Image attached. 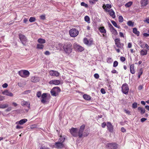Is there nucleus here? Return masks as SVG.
<instances>
[{"label": "nucleus", "mask_w": 149, "mask_h": 149, "mask_svg": "<svg viewBox=\"0 0 149 149\" xmlns=\"http://www.w3.org/2000/svg\"><path fill=\"white\" fill-rule=\"evenodd\" d=\"M63 49L67 54H69L71 53L72 49L71 44L69 42L66 43L63 46Z\"/></svg>", "instance_id": "1"}, {"label": "nucleus", "mask_w": 149, "mask_h": 149, "mask_svg": "<svg viewBox=\"0 0 149 149\" xmlns=\"http://www.w3.org/2000/svg\"><path fill=\"white\" fill-rule=\"evenodd\" d=\"M61 89L58 87H56L53 88L51 91V95L53 96H57L59 93L60 92Z\"/></svg>", "instance_id": "2"}, {"label": "nucleus", "mask_w": 149, "mask_h": 149, "mask_svg": "<svg viewBox=\"0 0 149 149\" xmlns=\"http://www.w3.org/2000/svg\"><path fill=\"white\" fill-rule=\"evenodd\" d=\"M18 73L21 77L23 78L28 77L30 74L29 72L25 70H21L18 72Z\"/></svg>", "instance_id": "3"}, {"label": "nucleus", "mask_w": 149, "mask_h": 149, "mask_svg": "<svg viewBox=\"0 0 149 149\" xmlns=\"http://www.w3.org/2000/svg\"><path fill=\"white\" fill-rule=\"evenodd\" d=\"M70 36L72 37H75L79 34L78 31L75 29H72L69 31Z\"/></svg>", "instance_id": "4"}, {"label": "nucleus", "mask_w": 149, "mask_h": 149, "mask_svg": "<svg viewBox=\"0 0 149 149\" xmlns=\"http://www.w3.org/2000/svg\"><path fill=\"white\" fill-rule=\"evenodd\" d=\"M122 91L123 93L125 94L128 93L129 91V87L127 84L125 83L122 85Z\"/></svg>", "instance_id": "5"}, {"label": "nucleus", "mask_w": 149, "mask_h": 149, "mask_svg": "<svg viewBox=\"0 0 149 149\" xmlns=\"http://www.w3.org/2000/svg\"><path fill=\"white\" fill-rule=\"evenodd\" d=\"M78 130L77 128L72 127L70 130V132L74 137H77L78 136Z\"/></svg>", "instance_id": "6"}, {"label": "nucleus", "mask_w": 149, "mask_h": 149, "mask_svg": "<svg viewBox=\"0 0 149 149\" xmlns=\"http://www.w3.org/2000/svg\"><path fill=\"white\" fill-rule=\"evenodd\" d=\"M118 145L115 143H108L107 144V146L109 149H116L118 148Z\"/></svg>", "instance_id": "7"}, {"label": "nucleus", "mask_w": 149, "mask_h": 149, "mask_svg": "<svg viewBox=\"0 0 149 149\" xmlns=\"http://www.w3.org/2000/svg\"><path fill=\"white\" fill-rule=\"evenodd\" d=\"M73 47L74 49L75 50L79 52H82L84 49V48L83 47L78 45L76 43L74 44Z\"/></svg>", "instance_id": "8"}, {"label": "nucleus", "mask_w": 149, "mask_h": 149, "mask_svg": "<svg viewBox=\"0 0 149 149\" xmlns=\"http://www.w3.org/2000/svg\"><path fill=\"white\" fill-rule=\"evenodd\" d=\"M85 127V125H81L80 128L79 132H78V136L80 138H81L83 136V132L84 129Z\"/></svg>", "instance_id": "9"}, {"label": "nucleus", "mask_w": 149, "mask_h": 149, "mask_svg": "<svg viewBox=\"0 0 149 149\" xmlns=\"http://www.w3.org/2000/svg\"><path fill=\"white\" fill-rule=\"evenodd\" d=\"M19 38L22 43L24 45H25L27 40L26 38L24 35L22 34H19Z\"/></svg>", "instance_id": "10"}, {"label": "nucleus", "mask_w": 149, "mask_h": 149, "mask_svg": "<svg viewBox=\"0 0 149 149\" xmlns=\"http://www.w3.org/2000/svg\"><path fill=\"white\" fill-rule=\"evenodd\" d=\"M54 146L55 148L59 149H61L64 147L63 143L58 142H56Z\"/></svg>", "instance_id": "11"}, {"label": "nucleus", "mask_w": 149, "mask_h": 149, "mask_svg": "<svg viewBox=\"0 0 149 149\" xmlns=\"http://www.w3.org/2000/svg\"><path fill=\"white\" fill-rule=\"evenodd\" d=\"M49 73L50 75L52 76H56L58 77L59 75V73L55 70H51L49 71Z\"/></svg>", "instance_id": "12"}, {"label": "nucleus", "mask_w": 149, "mask_h": 149, "mask_svg": "<svg viewBox=\"0 0 149 149\" xmlns=\"http://www.w3.org/2000/svg\"><path fill=\"white\" fill-rule=\"evenodd\" d=\"M2 93L4 95H6L10 97H12L13 96V94L7 90H6L3 92Z\"/></svg>", "instance_id": "13"}, {"label": "nucleus", "mask_w": 149, "mask_h": 149, "mask_svg": "<svg viewBox=\"0 0 149 149\" xmlns=\"http://www.w3.org/2000/svg\"><path fill=\"white\" fill-rule=\"evenodd\" d=\"M40 79L38 77H32L31 79V81L32 82H36L39 81Z\"/></svg>", "instance_id": "14"}, {"label": "nucleus", "mask_w": 149, "mask_h": 149, "mask_svg": "<svg viewBox=\"0 0 149 149\" xmlns=\"http://www.w3.org/2000/svg\"><path fill=\"white\" fill-rule=\"evenodd\" d=\"M107 126L109 131L110 132H112L113 130V127L111 123L110 122H108L107 123Z\"/></svg>", "instance_id": "15"}, {"label": "nucleus", "mask_w": 149, "mask_h": 149, "mask_svg": "<svg viewBox=\"0 0 149 149\" xmlns=\"http://www.w3.org/2000/svg\"><path fill=\"white\" fill-rule=\"evenodd\" d=\"M148 0H141V6H146L148 4Z\"/></svg>", "instance_id": "16"}, {"label": "nucleus", "mask_w": 149, "mask_h": 149, "mask_svg": "<svg viewBox=\"0 0 149 149\" xmlns=\"http://www.w3.org/2000/svg\"><path fill=\"white\" fill-rule=\"evenodd\" d=\"M109 13L110 16L112 17L113 18H114L115 17V13L112 9H109Z\"/></svg>", "instance_id": "17"}, {"label": "nucleus", "mask_w": 149, "mask_h": 149, "mask_svg": "<svg viewBox=\"0 0 149 149\" xmlns=\"http://www.w3.org/2000/svg\"><path fill=\"white\" fill-rule=\"evenodd\" d=\"M27 121V120L26 119H22L19 122H17L16 124H17L18 123L19 124L22 125L25 123Z\"/></svg>", "instance_id": "18"}, {"label": "nucleus", "mask_w": 149, "mask_h": 149, "mask_svg": "<svg viewBox=\"0 0 149 149\" xmlns=\"http://www.w3.org/2000/svg\"><path fill=\"white\" fill-rule=\"evenodd\" d=\"M21 104L22 106H24V105H28L29 108H30V103L28 102H27L24 100H23L21 102Z\"/></svg>", "instance_id": "19"}, {"label": "nucleus", "mask_w": 149, "mask_h": 149, "mask_svg": "<svg viewBox=\"0 0 149 149\" xmlns=\"http://www.w3.org/2000/svg\"><path fill=\"white\" fill-rule=\"evenodd\" d=\"M134 68V64H132L131 65L130 67V72L132 74H134L135 73V70Z\"/></svg>", "instance_id": "20"}, {"label": "nucleus", "mask_w": 149, "mask_h": 149, "mask_svg": "<svg viewBox=\"0 0 149 149\" xmlns=\"http://www.w3.org/2000/svg\"><path fill=\"white\" fill-rule=\"evenodd\" d=\"M8 107V105L7 104H0V108L5 109Z\"/></svg>", "instance_id": "21"}, {"label": "nucleus", "mask_w": 149, "mask_h": 149, "mask_svg": "<svg viewBox=\"0 0 149 149\" xmlns=\"http://www.w3.org/2000/svg\"><path fill=\"white\" fill-rule=\"evenodd\" d=\"M147 53V51L146 49H142L140 52L141 55L142 56L146 55Z\"/></svg>", "instance_id": "22"}, {"label": "nucleus", "mask_w": 149, "mask_h": 149, "mask_svg": "<svg viewBox=\"0 0 149 149\" xmlns=\"http://www.w3.org/2000/svg\"><path fill=\"white\" fill-rule=\"evenodd\" d=\"M83 98L86 100H90L91 99V97L87 94H84L83 96Z\"/></svg>", "instance_id": "23"}, {"label": "nucleus", "mask_w": 149, "mask_h": 149, "mask_svg": "<svg viewBox=\"0 0 149 149\" xmlns=\"http://www.w3.org/2000/svg\"><path fill=\"white\" fill-rule=\"evenodd\" d=\"M65 139L64 137L61 136H60V138L59 139L58 142L63 143L65 141Z\"/></svg>", "instance_id": "24"}, {"label": "nucleus", "mask_w": 149, "mask_h": 149, "mask_svg": "<svg viewBox=\"0 0 149 149\" xmlns=\"http://www.w3.org/2000/svg\"><path fill=\"white\" fill-rule=\"evenodd\" d=\"M111 32L115 36H116L118 34V33L117 32L116 30L114 29V28L113 29H111L110 30Z\"/></svg>", "instance_id": "25"}, {"label": "nucleus", "mask_w": 149, "mask_h": 149, "mask_svg": "<svg viewBox=\"0 0 149 149\" xmlns=\"http://www.w3.org/2000/svg\"><path fill=\"white\" fill-rule=\"evenodd\" d=\"M38 42L40 44H44L45 43V40L42 38H39L38 40Z\"/></svg>", "instance_id": "26"}, {"label": "nucleus", "mask_w": 149, "mask_h": 149, "mask_svg": "<svg viewBox=\"0 0 149 149\" xmlns=\"http://www.w3.org/2000/svg\"><path fill=\"white\" fill-rule=\"evenodd\" d=\"M133 32L136 34L137 36H139V32L137 31V29L136 28H134L133 30Z\"/></svg>", "instance_id": "27"}, {"label": "nucleus", "mask_w": 149, "mask_h": 149, "mask_svg": "<svg viewBox=\"0 0 149 149\" xmlns=\"http://www.w3.org/2000/svg\"><path fill=\"white\" fill-rule=\"evenodd\" d=\"M99 30L102 33H105L106 32V31L104 27H100Z\"/></svg>", "instance_id": "28"}, {"label": "nucleus", "mask_w": 149, "mask_h": 149, "mask_svg": "<svg viewBox=\"0 0 149 149\" xmlns=\"http://www.w3.org/2000/svg\"><path fill=\"white\" fill-rule=\"evenodd\" d=\"M44 47V45L42 44H38L37 45V48L38 49H42Z\"/></svg>", "instance_id": "29"}, {"label": "nucleus", "mask_w": 149, "mask_h": 149, "mask_svg": "<svg viewBox=\"0 0 149 149\" xmlns=\"http://www.w3.org/2000/svg\"><path fill=\"white\" fill-rule=\"evenodd\" d=\"M111 22L112 24L114 25V26L115 27L118 28H119L120 26H118L117 25L116 23L113 20H111Z\"/></svg>", "instance_id": "30"}, {"label": "nucleus", "mask_w": 149, "mask_h": 149, "mask_svg": "<svg viewBox=\"0 0 149 149\" xmlns=\"http://www.w3.org/2000/svg\"><path fill=\"white\" fill-rule=\"evenodd\" d=\"M84 19L85 21L88 23H90V18L88 16H86L85 17Z\"/></svg>", "instance_id": "31"}, {"label": "nucleus", "mask_w": 149, "mask_h": 149, "mask_svg": "<svg viewBox=\"0 0 149 149\" xmlns=\"http://www.w3.org/2000/svg\"><path fill=\"white\" fill-rule=\"evenodd\" d=\"M127 24L130 26H134V23L131 21H130L128 22L127 23Z\"/></svg>", "instance_id": "32"}, {"label": "nucleus", "mask_w": 149, "mask_h": 149, "mask_svg": "<svg viewBox=\"0 0 149 149\" xmlns=\"http://www.w3.org/2000/svg\"><path fill=\"white\" fill-rule=\"evenodd\" d=\"M60 81L58 80H54V84L58 85L60 84Z\"/></svg>", "instance_id": "33"}, {"label": "nucleus", "mask_w": 149, "mask_h": 149, "mask_svg": "<svg viewBox=\"0 0 149 149\" xmlns=\"http://www.w3.org/2000/svg\"><path fill=\"white\" fill-rule=\"evenodd\" d=\"M115 44L117 47L119 48H121L123 46V44H122L120 42L116 43Z\"/></svg>", "instance_id": "34"}, {"label": "nucleus", "mask_w": 149, "mask_h": 149, "mask_svg": "<svg viewBox=\"0 0 149 149\" xmlns=\"http://www.w3.org/2000/svg\"><path fill=\"white\" fill-rule=\"evenodd\" d=\"M132 2H129L125 5V6L126 7H129L132 5Z\"/></svg>", "instance_id": "35"}, {"label": "nucleus", "mask_w": 149, "mask_h": 149, "mask_svg": "<svg viewBox=\"0 0 149 149\" xmlns=\"http://www.w3.org/2000/svg\"><path fill=\"white\" fill-rule=\"evenodd\" d=\"M143 70L142 68L140 70L139 72L138 73V77L139 78H140L141 75L143 73Z\"/></svg>", "instance_id": "36"}, {"label": "nucleus", "mask_w": 149, "mask_h": 149, "mask_svg": "<svg viewBox=\"0 0 149 149\" xmlns=\"http://www.w3.org/2000/svg\"><path fill=\"white\" fill-rule=\"evenodd\" d=\"M123 17L121 16H120L118 17V21L119 22H122L123 21Z\"/></svg>", "instance_id": "37"}, {"label": "nucleus", "mask_w": 149, "mask_h": 149, "mask_svg": "<svg viewBox=\"0 0 149 149\" xmlns=\"http://www.w3.org/2000/svg\"><path fill=\"white\" fill-rule=\"evenodd\" d=\"M35 18L34 17H31L29 19V21L30 22H33L35 21Z\"/></svg>", "instance_id": "38"}, {"label": "nucleus", "mask_w": 149, "mask_h": 149, "mask_svg": "<svg viewBox=\"0 0 149 149\" xmlns=\"http://www.w3.org/2000/svg\"><path fill=\"white\" fill-rule=\"evenodd\" d=\"M98 1V0H90L89 2L90 3H91L93 4H95L96 2Z\"/></svg>", "instance_id": "39"}, {"label": "nucleus", "mask_w": 149, "mask_h": 149, "mask_svg": "<svg viewBox=\"0 0 149 149\" xmlns=\"http://www.w3.org/2000/svg\"><path fill=\"white\" fill-rule=\"evenodd\" d=\"M89 134V133L88 132H86V131H85L83 134V135L84 137H86Z\"/></svg>", "instance_id": "40"}, {"label": "nucleus", "mask_w": 149, "mask_h": 149, "mask_svg": "<svg viewBox=\"0 0 149 149\" xmlns=\"http://www.w3.org/2000/svg\"><path fill=\"white\" fill-rule=\"evenodd\" d=\"M137 107V103L136 102H134L132 105V107L133 108L135 109Z\"/></svg>", "instance_id": "41"}, {"label": "nucleus", "mask_w": 149, "mask_h": 149, "mask_svg": "<svg viewBox=\"0 0 149 149\" xmlns=\"http://www.w3.org/2000/svg\"><path fill=\"white\" fill-rule=\"evenodd\" d=\"M81 6H84L85 7L87 8L88 7V5L87 4L85 3L84 2H82L81 3Z\"/></svg>", "instance_id": "42"}, {"label": "nucleus", "mask_w": 149, "mask_h": 149, "mask_svg": "<svg viewBox=\"0 0 149 149\" xmlns=\"http://www.w3.org/2000/svg\"><path fill=\"white\" fill-rule=\"evenodd\" d=\"M84 42L85 44L88 45V41L87 38H85L84 39Z\"/></svg>", "instance_id": "43"}, {"label": "nucleus", "mask_w": 149, "mask_h": 149, "mask_svg": "<svg viewBox=\"0 0 149 149\" xmlns=\"http://www.w3.org/2000/svg\"><path fill=\"white\" fill-rule=\"evenodd\" d=\"M47 94L46 93H43L42 96L41 97L42 99H45L47 97Z\"/></svg>", "instance_id": "44"}, {"label": "nucleus", "mask_w": 149, "mask_h": 149, "mask_svg": "<svg viewBox=\"0 0 149 149\" xmlns=\"http://www.w3.org/2000/svg\"><path fill=\"white\" fill-rule=\"evenodd\" d=\"M118 62L116 61H115L113 63V66L114 67L117 66L118 65Z\"/></svg>", "instance_id": "45"}, {"label": "nucleus", "mask_w": 149, "mask_h": 149, "mask_svg": "<svg viewBox=\"0 0 149 149\" xmlns=\"http://www.w3.org/2000/svg\"><path fill=\"white\" fill-rule=\"evenodd\" d=\"M41 95V93L40 91L38 92L37 94V96L38 97H40Z\"/></svg>", "instance_id": "46"}, {"label": "nucleus", "mask_w": 149, "mask_h": 149, "mask_svg": "<svg viewBox=\"0 0 149 149\" xmlns=\"http://www.w3.org/2000/svg\"><path fill=\"white\" fill-rule=\"evenodd\" d=\"M141 113L142 114H143L145 112V110L144 108H142L141 109Z\"/></svg>", "instance_id": "47"}, {"label": "nucleus", "mask_w": 149, "mask_h": 149, "mask_svg": "<svg viewBox=\"0 0 149 149\" xmlns=\"http://www.w3.org/2000/svg\"><path fill=\"white\" fill-rule=\"evenodd\" d=\"M101 92L103 94H105L106 93L105 89L103 88H102L101 89Z\"/></svg>", "instance_id": "48"}, {"label": "nucleus", "mask_w": 149, "mask_h": 149, "mask_svg": "<svg viewBox=\"0 0 149 149\" xmlns=\"http://www.w3.org/2000/svg\"><path fill=\"white\" fill-rule=\"evenodd\" d=\"M120 40L118 38H116V39L115 40V43L116 44V43H118L120 42Z\"/></svg>", "instance_id": "49"}, {"label": "nucleus", "mask_w": 149, "mask_h": 149, "mask_svg": "<svg viewBox=\"0 0 149 149\" xmlns=\"http://www.w3.org/2000/svg\"><path fill=\"white\" fill-rule=\"evenodd\" d=\"M94 77L96 79H98L99 78V76L98 74L96 73L94 74Z\"/></svg>", "instance_id": "50"}, {"label": "nucleus", "mask_w": 149, "mask_h": 149, "mask_svg": "<svg viewBox=\"0 0 149 149\" xmlns=\"http://www.w3.org/2000/svg\"><path fill=\"white\" fill-rule=\"evenodd\" d=\"M120 60L121 61L123 62L125 61V58L124 57L122 56L120 57Z\"/></svg>", "instance_id": "51"}, {"label": "nucleus", "mask_w": 149, "mask_h": 149, "mask_svg": "<svg viewBox=\"0 0 149 149\" xmlns=\"http://www.w3.org/2000/svg\"><path fill=\"white\" fill-rule=\"evenodd\" d=\"M106 7L107 8L110 9L111 8V5L110 4H106Z\"/></svg>", "instance_id": "52"}, {"label": "nucleus", "mask_w": 149, "mask_h": 149, "mask_svg": "<svg viewBox=\"0 0 149 149\" xmlns=\"http://www.w3.org/2000/svg\"><path fill=\"white\" fill-rule=\"evenodd\" d=\"M12 107H8L7 109L6 110V111H10L12 110Z\"/></svg>", "instance_id": "53"}, {"label": "nucleus", "mask_w": 149, "mask_h": 149, "mask_svg": "<svg viewBox=\"0 0 149 149\" xmlns=\"http://www.w3.org/2000/svg\"><path fill=\"white\" fill-rule=\"evenodd\" d=\"M8 86V84L6 83H5L2 85V87L3 88H6Z\"/></svg>", "instance_id": "54"}, {"label": "nucleus", "mask_w": 149, "mask_h": 149, "mask_svg": "<svg viewBox=\"0 0 149 149\" xmlns=\"http://www.w3.org/2000/svg\"><path fill=\"white\" fill-rule=\"evenodd\" d=\"M40 18L41 19H42L43 20H44V19H45V15H41L40 16Z\"/></svg>", "instance_id": "55"}, {"label": "nucleus", "mask_w": 149, "mask_h": 149, "mask_svg": "<svg viewBox=\"0 0 149 149\" xmlns=\"http://www.w3.org/2000/svg\"><path fill=\"white\" fill-rule=\"evenodd\" d=\"M106 125V123L105 122H104L102 124L101 126H102V127L104 128V127H105Z\"/></svg>", "instance_id": "56"}, {"label": "nucleus", "mask_w": 149, "mask_h": 149, "mask_svg": "<svg viewBox=\"0 0 149 149\" xmlns=\"http://www.w3.org/2000/svg\"><path fill=\"white\" fill-rule=\"evenodd\" d=\"M132 47V44L130 43H128V45H127V48H131Z\"/></svg>", "instance_id": "57"}, {"label": "nucleus", "mask_w": 149, "mask_h": 149, "mask_svg": "<svg viewBox=\"0 0 149 149\" xmlns=\"http://www.w3.org/2000/svg\"><path fill=\"white\" fill-rule=\"evenodd\" d=\"M40 149H50L49 148L45 146H42L40 148Z\"/></svg>", "instance_id": "58"}, {"label": "nucleus", "mask_w": 149, "mask_h": 149, "mask_svg": "<svg viewBox=\"0 0 149 149\" xmlns=\"http://www.w3.org/2000/svg\"><path fill=\"white\" fill-rule=\"evenodd\" d=\"M45 54L46 55H49L50 54V53L48 51H47L45 52Z\"/></svg>", "instance_id": "59"}, {"label": "nucleus", "mask_w": 149, "mask_h": 149, "mask_svg": "<svg viewBox=\"0 0 149 149\" xmlns=\"http://www.w3.org/2000/svg\"><path fill=\"white\" fill-rule=\"evenodd\" d=\"M109 27L110 28V30L111 29H113V28H114V27H113V26H112V25L110 23H109Z\"/></svg>", "instance_id": "60"}, {"label": "nucleus", "mask_w": 149, "mask_h": 149, "mask_svg": "<svg viewBox=\"0 0 149 149\" xmlns=\"http://www.w3.org/2000/svg\"><path fill=\"white\" fill-rule=\"evenodd\" d=\"M143 36H144L145 37H147L149 36V34L147 33H145L143 34Z\"/></svg>", "instance_id": "61"}, {"label": "nucleus", "mask_w": 149, "mask_h": 149, "mask_svg": "<svg viewBox=\"0 0 149 149\" xmlns=\"http://www.w3.org/2000/svg\"><path fill=\"white\" fill-rule=\"evenodd\" d=\"M46 102V100L45 99H42L41 100V102L43 103H44Z\"/></svg>", "instance_id": "62"}, {"label": "nucleus", "mask_w": 149, "mask_h": 149, "mask_svg": "<svg viewBox=\"0 0 149 149\" xmlns=\"http://www.w3.org/2000/svg\"><path fill=\"white\" fill-rule=\"evenodd\" d=\"M146 120V119L145 118H142L141 119V120L142 122H143Z\"/></svg>", "instance_id": "63"}, {"label": "nucleus", "mask_w": 149, "mask_h": 149, "mask_svg": "<svg viewBox=\"0 0 149 149\" xmlns=\"http://www.w3.org/2000/svg\"><path fill=\"white\" fill-rule=\"evenodd\" d=\"M124 111L125 112V113H126L127 114H128V115H130V111L126 110H125Z\"/></svg>", "instance_id": "64"}]
</instances>
